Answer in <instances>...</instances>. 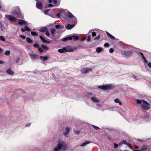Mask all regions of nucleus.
Here are the masks:
<instances>
[{
  "label": "nucleus",
  "mask_w": 151,
  "mask_h": 151,
  "mask_svg": "<svg viewBox=\"0 0 151 151\" xmlns=\"http://www.w3.org/2000/svg\"><path fill=\"white\" fill-rule=\"evenodd\" d=\"M100 37V35H99L97 37H95L94 38V40H99V39Z\"/></svg>",
  "instance_id": "40"
},
{
  "label": "nucleus",
  "mask_w": 151,
  "mask_h": 151,
  "mask_svg": "<svg viewBox=\"0 0 151 151\" xmlns=\"http://www.w3.org/2000/svg\"><path fill=\"white\" fill-rule=\"evenodd\" d=\"M127 145L130 148H131L133 151H142L141 150H134L133 149L131 146V145L130 144L127 143Z\"/></svg>",
  "instance_id": "19"
},
{
  "label": "nucleus",
  "mask_w": 151,
  "mask_h": 151,
  "mask_svg": "<svg viewBox=\"0 0 151 151\" xmlns=\"http://www.w3.org/2000/svg\"><path fill=\"white\" fill-rule=\"evenodd\" d=\"M40 37L42 42L46 43H50V42L45 40L42 36H40Z\"/></svg>",
  "instance_id": "15"
},
{
  "label": "nucleus",
  "mask_w": 151,
  "mask_h": 151,
  "mask_svg": "<svg viewBox=\"0 0 151 151\" xmlns=\"http://www.w3.org/2000/svg\"><path fill=\"white\" fill-rule=\"evenodd\" d=\"M137 140L140 142H142V140L138 139Z\"/></svg>",
  "instance_id": "64"
},
{
  "label": "nucleus",
  "mask_w": 151,
  "mask_h": 151,
  "mask_svg": "<svg viewBox=\"0 0 151 151\" xmlns=\"http://www.w3.org/2000/svg\"><path fill=\"white\" fill-rule=\"evenodd\" d=\"M36 3V7L39 9H41L42 8V3L38 2L37 1Z\"/></svg>",
  "instance_id": "14"
},
{
  "label": "nucleus",
  "mask_w": 151,
  "mask_h": 151,
  "mask_svg": "<svg viewBox=\"0 0 151 151\" xmlns=\"http://www.w3.org/2000/svg\"><path fill=\"white\" fill-rule=\"evenodd\" d=\"M148 65L150 68H151V63H149L148 64Z\"/></svg>",
  "instance_id": "55"
},
{
  "label": "nucleus",
  "mask_w": 151,
  "mask_h": 151,
  "mask_svg": "<svg viewBox=\"0 0 151 151\" xmlns=\"http://www.w3.org/2000/svg\"><path fill=\"white\" fill-rule=\"evenodd\" d=\"M25 29L26 30V31H30V29L29 27H28L26 26L25 27Z\"/></svg>",
  "instance_id": "37"
},
{
  "label": "nucleus",
  "mask_w": 151,
  "mask_h": 151,
  "mask_svg": "<svg viewBox=\"0 0 151 151\" xmlns=\"http://www.w3.org/2000/svg\"><path fill=\"white\" fill-rule=\"evenodd\" d=\"M6 17L9 21L12 22H14L17 19V18L12 17L10 15H6Z\"/></svg>",
  "instance_id": "6"
},
{
  "label": "nucleus",
  "mask_w": 151,
  "mask_h": 151,
  "mask_svg": "<svg viewBox=\"0 0 151 151\" xmlns=\"http://www.w3.org/2000/svg\"><path fill=\"white\" fill-rule=\"evenodd\" d=\"M132 77L133 78H134L137 80L139 79L138 77H139V76H135L134 75H133Z\"/></svg>",
  "instance_id": "38"
},
{
  "label": "nucleus",
  "mask_w": 151,
  "mask_h": 151,
  "mask_svg": "<svg viewBox=\"0 0 151 151\" xmlns=\"http://www.w3.org/2000/svg\"><path fill=\"white\" fill-rule=\"evenodd\" d=\"M4 63V61L0 60V64H2Z\"/></svg>",
  "instance_id": "54"
},
{
  "label": "nucleus",
  "mask_w": 151,
  "mask_h": 151,
  "mask_svg": "<svg viewBox=\"0 0 151 151\" xmlns=\"http://www.w3.org/2000/svg\"><path fill=\"white\" fill-rule=\"evenodd\" d=\"M103 49L101 47H98L96 48V51L97 53H99L102 51Z\"/></svg>",
  "instance_id": "22"
},
{
  "label": "nucleus",
  "mask_w": 151,
  "mask_h": 151,
  "mask_svg": "<svg viewBox=\"0 0 151 151\" xmlns=\"http://www.w3.org/2000/svg\"><path fill=\"white\" fill-rule=\"evenodd\" d=\"M70 129L68 127H67L66 128V132H65L63 134L64 136H66L68 135L69 133Z\"/></svg>",
  "instance_id": "17"
},
{
  "label": "nucleus",
  "mask_w": 151,
  "mask_h": 151,
  "mask_svg": "<svg viewBox=\"0 0 151 151\" xmlns=\"http://www.w3.org/2000/svg\"><path fill=\"white\" fill-rule=\"evenodd\" d=\"M45 35L48 37H49L50 36L49 32L48 31H46L45 33Z\"/></svg>",
  "instance_id": "42"
},
{
  "label": "nucleus",
  "mask_w": 151,
  "mask_h": 151,
  "mask_svg": "<svg viewBox=\"0 0 151 151\" xmlns=\"http://www.w3.org/2000/svg\"><path fill=\"white\" fill-rule=\"evenodd\" d=\"M114 101L116 103H119L120 105L122 104V102L118 99H114Z\"/></svg>",
  "instance_id": "28"
},
{
  "label": "nucleus",
  "mask_w": 151,
  "mask_h": 151,
  "mask_svg": "<svg viewBox=\"0 0 151 151\" xmlns=\"http://www.w3.org/2000/svg\"><path fill=\"white\" fill-rule=\"evenodd\" d=\"M26 40L27 42L30 43H32L33 42L32 40L29 37L27 38Z\"/></svg>",
  "instance_id": "27"
},
{
  "label": "nucleus",
  "mask_w": 151,
  "mask_h": 151,
  "mask_svg": "<svg viewBox=\"0 0 151 151\" xmlns=\"http://www.w3.org/2000/svg\"><path fill=\"white\" fill-rule=\"evenodd\" d=\"M91 99L92 101L95 103H97L99 102V101L98 99L97 98L95 97H92L91 98Z\"/></svg>",
  "instance_id": "16"
},
{
  "label": "nucleus",
  "mask_w": 151,
  "mask_h": 151,
  "mask_svg": "<svg viewBox=\"0 0 151 151\" xmlns=\"http://www.w3.org/2000/svg\"><path fill=\"white\" fill-rule=\"evenodd\" d=\"M58 51L60 53H63L64 52H65V47H63L62 49H58Z\"/></svg>",
  "instance_id": "24"
},
{
  "label": "nucleus",
  "mask_w": 151,
  "mask_h": 151,
  "mask_svg": "<svg viewBox=\"0 0 151 151\" xmlns=\"http://www.w3.org/2000/svg\"><path fill=\"white\" fill-rule=\"evenodd\" d=\"M140 54L142 55V58L143 60H144L145 62L146 63H147V60H146V58H145V57H144L143 54L141 52L140 53Z\"/></svg>",
  "instance_id": "26"
},
{
  "label": "nucleus",
  "mask_w": 151,
  "mask_h": 151,
  "mask_svg": "<svg viewBox=\"0 0 151 151\" xmlns=\"http://www.w3.org/2000/svg\"><path fill=\"white\" fill-rule=\"evenodd\" d=\"M113 86L112 84H109L106 85L99 86H98V88L104 90H108L113 88Z\"/></svg>",
  "instance_id": "3"
},
{
  "label": "nucleus",
  "mask_w": 151,
  "mask_h": 151,
  "mask_svg": "<svg viewBox=\"0 0 151 151\" xmlns=\"http://www.w3.org/2000/svg\"><path fill=\"white\" fill-rule=\"evenodd\" d=\"M6 73L9 75L12 76L14 74V72L11 70L10 68L8 69L6 71Z\"/></svg>",
  "instance_id": "9"
},
{
  "label": "nucleus",
  "mask_w": 151,
  "mask_h": 151,
  "mask_svg": "<svg viewBox=\"0 0 151 151\" xmlns=\"http://www.w3.org/2000/svg\"><path fill=\"white\" fill-rule=\"evenodd\" d=\"M0 40L3 42H4L5 41V38L2 36H0Z\"/></svg>",
  "instance_id": "35"
},
{
  "label": "nucleus",
  "mask_w": 151,
  "mask_h": 151,
  "mask_svg": "<svg viewBox=\"0 0 151 151\" xmlns=\"http://www.w3.org/2000/svg\"><path fill=\"white\" fill-rule=\"evenodd\" d=\"M60 16H61V13L60 12L58 13L57 14V16L58 17V18L60 17Z\"/></svg>",
  "instance_id": "49"
},
{
  "label": "nucleus",
  "mask_w": 151,
  "mask_h": 151,
  "mask_svg": "<svg viewBox=\"0 0 151 151\" xmlns=\"http://www.w3.org/2000/svg\"><path fill=\"white\" fill-rule=\"evenodd\" d=\"M76 25V24H73V25H71L70 24H68L66 27V28L67 29H70L73 28Z\"/></svg>",
  "instance_id": "12"
},
{
  "label": "nucleus",
  "mask_w": 151,
  "mask_h": 151,
  "mask_svg": "<svg viewBox=\"0 0 151 151\" xmlns=\"http://www.w3.org/2000/svg\"><path fill=\"white\" fill-rule=\"evenodd\" d=\"M18 23L19 24L21 25L23 24L26 25L27 24V22L26 21L21 19L19 20Z\"/></svg>",
  "instance_id": "11"
},
{
  "label": "nucleus",
  "mask_w": 151,
  "mask_h": 151,
  "mask_svg": "<svg viewBox=\"0 0 151 151\" xmlns=\"http://www.w3.org/2000/svg\"><path fill=\"white\" fill-rule=\"evenodd\" d=\"M137 103L139 104H141L142 107L144 109L148 110L149 108V104L146 101L143 100H139L137 99Z\"/></svg>",
  "instance_id": "1"
},
{
  "label": "nucleus",
  "mask_w": 151,
  "mask_h": 151,
  "mask_svg": "<svg viewBox=\"0 0 151 151\" xmlns=\"http://www.w3.org/2000/svg\"><path fill=\"white\" fill-rule=\"evenodd\" d=\"M0 27L1 29V30L3 31V29H4V25L2 24L0 22Z\"/></svg>",
  "instance_id": "36"
},
{
  "label": "nucleus",
  "mask_w": 151,
  "mask_h": 151,
  "mask_svg": "<svg viewBox=\"0 0 151 151\" xmlns=\"http://www.w3.org/2000/svg\"><path fill=\"white\" fill-rule=\"evenodd\" d=\"M124 53L126 56H129L132 55V52L130 51H126L124 52Z\"/></svg>",
  "instance_id": "13"
},
{
  "label": "nucleus",
  "mask_w": 151,
  "mask_h": 151,
  "mask_svg": "<svg viewBox=\"0 0 151 151\" xmlns=\"http://www.w3.org/2000/svg\"><path fill=\"white\" fill-rule=\"evenodd\" d=\"M47 30V27H44L41 28L40 29L39 31L40 32H43L46 31Z\"/></svg>",
  "instance_id": "18"
},
{
  "label": "nucleus",
  "mask_w": 151,
  "mask_h": 151,
  "mask_svg": "<svg viewBox=\"0 0 151 151\" xmlns=\"http://www.w3.org/2000/svg\"><path fill=\"white\" fill-rule=\"evenodd\" d=\"M41 46L43 49H44L46 50H47L48 49V48L47 47H46L44 45H42Z\"/></svg>",
  "instance_id": "33"
},
{
  "label": "nucleus",
  "mask_w": 151,
  "mask_h": 151,
  "mask_svg": "<svg viewBox=\"0 0 151 151\" xmlns=\"http://www.w3.org/2000/svg\"><path fill=\"white\" fill-rule=\"evenodd\" d=\"M93 30H90L89 31V32L90 33H92V32H93Z\"/></svg>",
  "instance_id": "62"
},
{
  "label": "nucleus",
  "mask_w": 151,
  "mask_h": 151,
  "mask_svg": "<svg viewBox=\"0 0 151 151\" xmlns=\"http://www.w3.org/2000/svg\"><path fill=\"white\" fill-rule=\"evenodd\" d=\"M21 30L23 32H25V31H26V30L25 29V28H21Z\"/></svg>",
  "instance_id": "53"
},
{
  "label": "nucleus",
  "mask_w": 151,
  "mask_h": 151,
  "mask_svg": "<svg viewBox=\"0 0 151 151\" xmlns=\"http://www.w3.org/2000/svg\"><path fill=\"white\" fill-rule=\"evenodd\" d=\"M53 2L55 4H56L57 3L58 1L57 0H53Z\"/></svg>",
  "instance_id": "52"
},
{
  "label": "nucleus",
  "mask_w": 151,
  "mask_h": 151,
  "mask_svg": "<svg viewBox=\"0 0 151 151\" xmlns=\"http://www.w3.org/2000/svg\"><path fill=\"white\" fill-rule=\"evenodd\" d=\"M19 37L21 38H22L23 39H25L26 38L25 36L24 35H20Z\"/></svg>",
  "instance_id": "41"
},
{
  "label": "nucleus",
  "mask_w": 151,
  "mask_h": 151,
  "mask_svg": "<svg viewBox=\"0 0 151 151\" xmlns=\"http://www.w3.org/2000/svg\"><path fill=\"white\" fill-rule=\"evenodd\" d=\"M48 2L49 3H51L52 2V0H49Z\"/></svg>",
  "instance_id": "61"
},
{
  "label": "nucleus",
  "mask_w": 151,
  "mask_h": 151,
  "mask_svg": "<svg viewBox=\"0 0 151 151\" xmlns=\"http://www.w3.org/2000/svg\"><path fill=\"white\" fill-rule=\"evenodd\" d=\"M55 32V29H51V32L52 35H54Z\"/></svg>",
  "instance_id": "31"
},
{
  "label": "nucleus",
  "mask_w": 151,
  "mask_h": 151,
  "mask_svg": "<svg viewBox=\"0 0 151 151\" xmlns=\"http://www.w3.org/2000/svg\"><path fill=\"white\" fill-rule=\"evenodd\" d=\"M90 142L89 141L86 142L81 145L80 146L81 147H84L86 145H87L89 144Z\"/></svg>",
  "instance_id": "23"
},
{
  "label": "nucleus",
  "mask_w": 151,
  "mask_h": 151,
  "mask_svg": "<svg viewBox=\"0 0 151 151\" xmlns=\"http://www.w3.org/2000/svg\"><path fill=\"white\" fill-rule=\"evenodd\" d=\"M118 144H117L114 143V146L115 148H116L118 147Z\"/></svg>",
  "instance_id": "46"
},
{
  "label": "nucleus",
  "mask_w": 151,
  "mask_h": 151,
  "mask_svg": "<svg viewBox=\"0 0 151 151\" xmlns=\"http://www.w3.org/2000/svg\"><path fill=\"white\" fill-rule=\"evenodd\" d=\"M13 13L14 14H18L19 13V12L18 11H14L13 12Z\"/></svg>",
  "instance_id": "50"
},
{
  "label": "nucleus",
  "mask_w": 151,
  "mask_h": 151,
  "mask_svg": "<svg viewBox=\"0 0 151 151\" xmlns=\"http://www.w3.org/2000/svg\"><path fill=\"white\" fill-rule=\"evenodd\" d=\"M92 36L94 37L96 35V33L95 32H93L92 33Z\"/></svg>",
  "instance_id": "47"
},
{
  "label": "nucleus",
  "mask_w": 151,
  "mask_h": 151,
  "mask_svg": "<svg viewBox=\"0 0 151 151\" xmlns=\"http://www.w3.org/2000/svg\"><path fill=\"white\" fill-rule=\"evenodd\" d=\"M3 50L0 47V53L3 52Z\"/></svg>",
  "instance_id": "56"
},
{
  "label": "nucleus",
  "mask_w": 151,
  "mask_h": 151,
  "mask_svg": "<svg viewBox=\"0 0 151 151\" xmlns=\"http://www.w3.org/2000/svg\"><path fill=\"white\" fill-rule=\"evenodd\" d=\"M91 40V37L90 36H88V39L87 40V41L88 42H89Z\"/></svg>",
  "instance_id": "51"
},
{
  "label": "nucleus",
  "mask_w": 151,
  "mask_h": 151,
  "mask_svg": "<svg viewBox=\"0 0 151 151\" xmlns=\"http://www.w3.org/2000/svg\"><path fill=\"white\" fill-rule=\"evenodd\" d=\"M65 52H73L77 49L76 47L75 46L71 47L70 46H68L65 47Z\"/></svg>",
  "instance_id": "4"
},
{
  "label": "nucleus",
  "mask_w": 151,
  "mask_h": 151,
  "mask_svg": "<svg viewBox=\"0 0 151 151\" xmlns=\"http://www.w3.org/2000/svg\"><path fill=\"white\" fill-rule=\"evenodd\" d=\"M104 46L105 47H109V44L108 43H106L104 44Z\"/></svg>",
  "instance_id": "43"
},
{
  "label": "nucleus",
  "mask_w": 151,
  "mask_h": 151,
  "mask_svg": "<svg viewBox=\"0 0 151 151\" xmlns=\"http://www.w3.org/2000/svg\"><path fill=\"white\" fill-rule=\"evenodd\" d=\"M48 10H45V11H44V13L45 14H46L47 12H48Z\"/></svg>",
  "instance_id": "59"
},
{
  "label": "nucleus",
  "mask_w": 151,
  "mask_h": 151,
  "mask_svg": "<svg viewBox=\"0 0 151 151\" xmlns=\"http://www.w3.org/2000/svg\"><path fill=\"white\" fill-rule=\"evenodd\" d=\"M30 124H31V123H29V124H26L25 125V126H26L27 127L29 126H30Z\"/></svg>",
  "instance_id": "57"
},
{
  "label": "nucleus",
  "mask_w": 151,
  "mask_h": 151,
  "mask_svg": "<svg viewBox=\"0 0 151 151\" xmlns=\"http://www.w3.org/2000/svg\"><path fill=\"white\" fill-rule=\"evenodd\" d=\"M114 50L112 48H111L110 49L109 51L110 53H112L114 52Z\"/></svg>",
  "instance_id": "45"
},
{
  "label": "nucleus",
  "mask_w": 151,
  "mask_h": 151,
  "mask_svg": "<svg viewBox=\"0 0 151 151\" xmlns=\"http://www.w3.org/2000/svg\"><path fill=\"white\" fill-rule=\"evenodd\" d=\"M92 127L96 130L100 129L99 127L94 125H92Z\"/></svg>",
  "instance_id": "30"
},
{
  "label": "nucleus",
  "mask_w": 151,
  "mask_h": 151,
  "mask_svg": "<svg viewBox=\"0 0 151 151\" xmlns=\"http://www.w3.org/2000/svg\"><path fill=\"white\" fill-rule=\"evenodd\" d=\"M10 52L9 51L6 50L5 52V54L6 55H10Z\"/></svg>",
  "instance_id": "32"
},
{
  "label": "nucleus",
  "mask_w": 151,
  "mask_h": 151,
  "mask_svg": "<svg viewBox=\"0 0 151 151\" xmlns=\"http://www.w3.org/2000/svg\"><path fill=\"white\" fill-rule=\"evenodd\" d=\"M29 55L32 60L36 59L38 57V55L36 54L29 53Z\"/></svg>",
  "instance_id": "7"
},
{
  "label": "nucleus",
  "mask_w": 151,
  "mask_h": 151,
  "mask_svg": "<svg viewBox=\"0 0 151 151\" xmlns=\"http://www.w3.org/2000/svg\"><path fill=\"white\" fill-rule=\"evenodd\" d=\"M68 16L69 18H72L73 20V21H74L76 19V18L70 12H68Z\"/></svg>",
  "instance_id": "10"
},
{
  "label": "nucleus",
  "mask_w": 151,
  "mask_h": 151,
  "mask_svg": "<svg viewBox=\"0 0 151 151\" xmlns=\"http://www.w3.org/2000/svg\"><path fill=\"white\" fill-rule=\"evenodd\" d=\"M55 27L57 29H59L60 28V25H56L55 26Z\"/></svg>",
  "instance_id": "44"
},
{
  "label": "nucleus",
  "mask_w": 151,
  "mask_h": 151,
  "mask_svg": "<svg viewBox=\"0 0 151 151\" xmlns=\"http://www.w3.org/2000/svg\"><path fill=\"white\" fill-rule=\"evenodd\" d=\"M53 6V5L52 4H49L48 5L49 7H52Z\"/></svg>",
  "instance_id": "58"
},
{
  "label": "nucleus",
  "mask_w": 151,
  "mask_h": 151,
  "mask_svg": "<svg viewBox=\"0 0 151 151\" xmlns=\"http://www.w3.org/2000/svg\"><path fill=\"white\" fill-rule=\"evenodd\" d=\"M33 46L35 47H38L39 46V45L37 44H35Z\"/></svg>",
  "instance_id": "48"
},
{
  "label": "nucleus",
  "mask_w": 151,
  "mask_h": 151,
  "mask_svg": "<svg viewBox=\"0 0 151 151\" xmlns=\"http://www.w3.org/2000/svg\"><path fill=\"white\" fill-rule=\"evenodd\" d=\"M92 71V69L89 68H84L81 70V72L83 74H86Z\"/></svg>",
  "instance_id": "5"
},
{
  "label": "nucleus",
  "mask_w": 151,
  "mask_h": 151,
  "mask_svg": "<svg viewBox=\"0 0 151 151\" xmlns=\"http://www.w3.org/2000/svg\"><path fill=\"white\" fill-rule=\"evenodd\" d=\"M106 33L108 36L109 37H110L111 39L113 40H114L115 39V37L114 36L112 35H111V34L109 33V32H106Z\"/></svg>",
  "instance_id": "20"
},
{
  "label": "nucleus",
  "mask_w": 151,
  "mask_h": 151,
  "mask_svg": "<svg viewBox=\"0 0 151 151\" xmlns=\"http://www.w3.org/2000/svg\"><path fill=\"white\" fill-rule=\"evenodd\" d=\"M139 148V147L138 146H136L135 149V150H137V149Z\"/></svg>",
  "instance_id": "60"
},
{
  "label": "nucleus",
  "mask_w": 151,
  "mask_h": 151,
  "mask_svg": "<svg viewBox=\"0 0 151 151\" xmlns=\"http://www.w3.org/2000/svg\"><path fill=\"white\" fill-rule=\"evenodd\" d=\"M66 147V144L64 142L60 141L57 145V146L54 148V151H59L62 148H65Z\"/></svg>",
  "instance_id": "2"
},
{
  "label": "nucleus",
  "mask_w": 151,
  "mask_h": 151,
  "mask_svg": "<svg viewBox=\"0 0 151 151\" xmlns=\"http://www.w3.org/2000/svg\"><path fill=\"white\" fill-rule=\"evenodd\" d=\"M79 39V37L77 35H72L70 36V40H77Z\"/></svg>",
  "instance_id": "8"
},
{
  "label": "nucleus",
  "mask_w": 151,
  "mask_h": 151,
  "mask_svg": "<svg viewBox=\"0 0 151 151\" xmlns=\"http://www.w3.org/2000/svg\"><path fill=\"white\" fill-rule=\"evenodd\" d=\"M68 40H70V36L68 37H66L63 39V42L66 41Z\"/></svg>",
  "instance_id": "34"
},
{
  "label": "nucleus",
  "mask_w": 151,
  "mask_h": 151,
  "mask_svg": "<svg viewBox=\"0 0 151 151\" xmlns=\"http://www.w3.org/2000/svg\"><path fill=\"white\" fill-rule=\"evenodd\" d=\"M127 143L126 140H123L119 142V146H120L122 144H125L127 145Z\"/></svg>",
  "instance_id": "25"
},
{
  "label": "nucleus",
  "mask_w": 151,
  "mask_h": 151,
  "mask_svg": "<svg viewBox=\"0 0 151 151\" xmlns=\"http://www.w3.org/2000/svg\"><path fill=\"white\" fill-rule=\"evenodd\" d=\"M31 34L32 35L34 36H37L38 35V34L35 32L32 31L31 32Z\"/></svg>",
  "instance_id": "29"
},
{
  "label": "nucleus",
  "mask_w": 151,
  "mask_h": 151,
  "mask_svg": "<svg viewBox=\"0 0 151 151\" xmlns=\"http://www.w3.org/2000/svg\"><path fill=\"white\" fill-rule=\"evenodd\" d=\"M79 131H76V132H76V133H77V134H78V133H79Z\"/></svg>",
  "instance_id": "63"
},
{
  "label": "nucleus",
  "mask_w": 151,
  "mask_h": 151,
  "mask_svg": "<svg viewBox=\"0 0 151 151\" xmlns=\"http://www.w3.org/2000/svg\"><path fill=\"white\" fill-rule=\"evenodd\" d=\"M40 58L41 59H42L41 60L42 61H45L47 60L48 58L47 56H40Z\"/></svg>",
  "instance_id": "21"
},
{
  "label": "nucleus",
  "mask_w": 151,
  "mask_h": 151,
  "mask_svg": "<svg viewBox=\"0 0 151 151\" xmlns=\"http://www.w3.org/2000/svg\"><path fill=\"white\" fill-rule=\"evenodd\" d=\"M38 50L39 51V52H43V49L41 47L38 48Z\"/></svg>",
  "instance_id": "39"
}]
</instances>
